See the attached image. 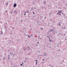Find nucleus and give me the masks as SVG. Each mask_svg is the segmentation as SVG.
Masks as SVG:
<instances>
[{"instance_id":"nucleus-39","label":"nucleus","mask_w":67,"mask_h":67,"mask_svg":"<svg viewBox=\"0 0 67 67\" xmlns=\"http://www.w3.org/2000/svg\"><path fill=\"white\" fill-rule=\"evenodd\" d=\"M33 13L34 14H35V13H34V12H33Z\"/></svg>"},{"instance_id":"nucleus-14","label":"nucleus","mask_w":67,"mask_h":67,"mask_svg":"<svg viewBox=\"0 0 67 67\" xmlns=\"http://www.w3.org/2000/svg\"><path fill=\"white\" fill-rule=\"evenodd\" d=\"M59 25L60 26V22H59Z\"/></svg>"},{"instance_id":"nucleus-7","label":"nucleus","mask_w":67,"mask_h":67,"mask_svg":"<svg viewBox=\"0 0 67 67\" xmlns=\"http://www.w3.org/2000/svg\"><path fill=\"white\" fill-rule=\"evenodd\" d=\"M46 4V1L43 2V4Z\"/></svg>"},{"instance_id":"nucleus-42","label":"nucleus","mask_w":67,"mask_h":67,"mask_svg":"<svg viewBox=\"0 0 67 67\" xmlns=\"http://www.w3.org/2000/svg\"><path fill=\"white\" fill-rule=\"evenodd\" d=\"M36 46H38V45H37Z\"/></svg>"},{"instance_id":"nucleus-23","label":"nucleus","mask_w":67,"mask_h":67,"mask_svg":"<svg viewBox=\"0 0 67 67\" xmlns=\"http://www.w3.org/2000/svg\"><path fill=\"white\" fill-rule=\"evenodd\" d=\"M12 29H13V30L14 29V27H13L12 28Z\"/></svg>"},{"instance_id":"nucleus-18","label":"nucleus","mask_w":67,"mask_h":67,"mask_svg":"<svg viewBox=\"0 0 67 67\" xmlns=\"http://www.w3.org/2000/svg\"><path fill=\"white\" fill-rule=\"evenodd\" d=\"M39 21H37V23H39Z\"/></svg>"},{"instance_id":"nucleus-19","label":"nucleus","mask_w":67,"mask_h":67,"mask_svg":"<svg viewBox=\"0 0 67 67\" xmlns=\"http://www.w3.org/2000/svg\"><path fill=\"white\" fill-rule=\"evenodd\" d=\"M15 55V54L14 53V54H13V55H14V56Z\"/></svg>"},{"instance_id":"nucleus-13","label":"nucleus","mask_w":67,"mask_h":67,"mask_svg":"<svg viewBox=\"0 0 67 67\" xmlns=\"http://www.w3.org/2000/svg\"><path fill=\"white\" fill-rule=\"evenodd\" d=\"M31 10H33V7H32L31 8Z\"/></svg>"},{"instance_id":"nucleus-40","label":"nucleus","mask_w":67,"mask_h":67,"mask_svg":"<svg viewBox=\"0 0 67 67\" xmlns=\"http://www.w3.org/2000/svg\"><path fill=\"white\" fill-rule=\"evenodd\" d=\"M12 34V33H10V34Z\"/></svg>"},{"instance_id":"nucleus-59","label":"nucleus","mask_w":67,"mask_h":67,"mask_svg":"<svg viewBox=\"0 0 67 67\" xmlns=\"http://www.w3.org/2000/svg\"><path fill=\"white\" fill-rule=\"evenodd\" d=\"M62 14H64V13H62Z\"/></svg>"},{"instance_id":"nucleus-62","label":"nucleus","mask_w":67,"mask_h":67,"mask_svg":"<svg viewBox=\"0 0 67 67\" xmlns=\"http://www.w3.org/2000/svg\"><path fill=\"white\" fill-rule=\"evenodd\" d=\"M5 24H7V23H5Z\"/></svg>"},{"instance_id":"nucleus-33","label":"nucleus","mask_w":67,"mask_h":67,"mask_svg":"<svg viewBox=\"0 0 67 67\" xmlns=\"http://www.w3.org/2000/svg\"><path fill=\"white\" fill-rule=\"evenodd\" d=\"M40 36H39V37L38 38V39H39V38H40Z\"/></svg>"},{"instance_id":"nucleus-37","label":"nucleus","mask_w":67,"mask_h":67,"mask_svg":"<svg viewBox=\"0 0 67 67\" xmlns=\"http://www.w3.org/2000/svg\"><path fill=\"white\" fill-rule=\"evenodd\" d=\"M36 9V8H34V9Z\"/></svg>"},{"instance_id":"nucleus-45","label":"nucleus","mask_w":67,"mask_h":67,"mask_svg":"<svg viewBox=\"0 0 67 67\" xmlns=\"http://www.w3.org/2000/svg\"><path fill=\"white\" fill-rule=\"evenodd\" d=\"M27 54L28 55H29V53H27Z\"/></svg>"},{"instance_id":"nucleus-47","label":"nucleus","mask_w":67,"mask_h":67,"mask_svg":"<svg viewBox=\"0 0 67 67\" xmlns=\"http://www.w3.org/2000/svg\"><path fill=\"white\" fill-rule=\"evenodd\" d=\"M60 13H62V12L60 11Z\"/></svg>"},{"instance_id":"nucleus-11","label":"nucleus","mask_w":67,"mask_h":67,"mask_svg":"<svg viewBox=\"0 0 67 67\" xmlns=\"http://www.w3.org/2000/svg\"><path fill=\"white\" fill-rule=\"evenodd\" d=\"M13 53V52H11L10 53V55H12V53Z\"/></svg>"},{"instance_id":"nucleus-17","label":"nucleus","mask_w":67,"mask_h":67,"mask_svg":"<svg viewBox=\"0 0 67 67\" xmlns=\"http://www.w3.org/2000/svg\"><path fill=\"white\" fill-rule=\"evenodd\" d=\"M37 62L36 61V65H37Z\"/></svg>"},{"instance_id":"nucleus-63","label":"nucleus","mask_w":67,"mask_h":67,"mask_svg":"<svg viewBox=\"0 0 67 67\" xmlns=\"http://www.w3.org/2000/svg\"><path fill=\"white\" fill-rule=\"evenodd\" d=\"M48 38H49V37H48Z\"/></svg>"},{"instance_id":"nucleus-36","label":"nucleus","mask_w":67,"mask_h":67,"mask_svg":"<svg viewBox=\"0 0 67 67\" xmlns=\"http://www.w3.org/2000/svg\"><path fill=\"white\" fill-rule=\"evenodd\" d=\"M5 59V58H3V59L4 60V59Z\"/></svg>"},{"instance_id":"nucleus-20","label":"nucleus","mask_w":67,"mask_h":67,"mask_svg":"<svg viewBox=\"0 0 67 67\" xmlns=\"http://www.w3.org/2000/svg\"><path fill=\"white\" fill-rule=\"evenodd\" d=\"M7 38H5V39L6 40H7Z\"/></svg>"},{"instance_id":"nucleus-10","label":"nucleus","mask_w":67,"mask_h":67,"mask_svg":"<svg viewBox=\"0 0 67 67\" xmlns=\"http://www.w3.org/2000/svg\"><path fill=\"white\" fill-rule=\"evenodd\" d=\"M8 3H9L8 2L6 4H5V5H8Z\"/></svg>"},{"instance_id":"nucleus-38","label":"nucleus","mask_w":67,"mask_h":67,"mask_svg":"<svg viewBox=\"0 0 67 67\" xmlns=\"http://www.w3.org/2000/svg\"><path fill=\"white\" fill-rule=\"evenodd\" d=\"M26 15V14H24V15Z\"/></svg>"},{"instance_id":"nucleus-60","label":"nucleus","mask_w":67,"mask_h":67,"mask_svg":"<svg viewBox=\"0 0 67 67\" xmlns=\"http://www.w3.org/2000/svg\"><path fill=\"white\" fill-rule=\"evenodd\" d=\"M51 27H52V26H51Z\"/></svg>"},{"instance_id":"nucleus-41","label":"nucleus","mask_w":67,"mask_h":67,"mask_svg":"<svg viewBox=\"0 0 67 67\" xmlns=\"http://www.w3.org/2000/svg\"><path fill=\"white\" fill-rule=\"evenodd\" d=\"M42 9H44V8H43V7H42Z\"/></svg>"},{"instance_id":"nucleus-49","label":"nucleus","mask_w":67,"mask_h":67,"mask_svg":"<svg viewBox=\"0 0 67 67\" xmlns=\"http://www.w3.org/2000/svg\"><path fill=\"white\" fill-rule=\"evenodd\" d=\"M8 60H9V59H10L9 58H8Z\"/></svg>"},{"instance_id":"nucleus-4","label":"nucleus","mask_w":67,"mask_h":67,"mask_svg":"<svg viewBox=\"0 0 67 67\" xmlns=\"http://www.w3.org/2000/svg\"><path fill=\"white\" fill-rule=\"evenodd\" d=\"M23 49L24 51H25L26 49H25V47L23 48Z\"/></svg>"},{"instance_id":"nucleus-43","label":"nucleus","mask_w":67,"mask_h":67,"mask_svg":"<svg viewBox=\"0 0 67 67\" xmlns=\"http://www.w3.org/2000/svg\"><path fill=\"white\" fill-rule=\"evenodd\" d=\"M60 35H61V33H60Z\"/></svg>"},{"instance_id":"nucleus-35","label":"nucleus","mask_w":67,"mask_h":67,"mask_svg":"<svg viewBox=\"0 0 67 67\" xmlns=\"http://www.w3.org/2000/svg\"><path fill=\"white\" fill-rule=\"evenodd\" d=\"M38 52L39 53H40V52L39 51H38Z\"/></svg>"},{"instance_id":"nucleus-64","label":"nucleus","mask_w":67,"mask_h":67,"mask_svg":"<svg viewBox=\"0 0 67 67\" xmlns=\"http://www.w3.org/2000/svg\"><path fill=\"white\" fill-rule=\"evenodd\" d=\"M45 19L46 18V17H45Z\"/></svg>"},{"instance_id":"nucleus-3","label":"nucleus","mask_w":67,"mask_h":67,"mask_svg":"<svg viewBox=\"0 0 67 67\" xmlns=\"http://www.w3.org/2000/svg\"><path fill=\"white\" fill-rule=\"evenodd\" d=\"M16 6V3H14V8H15Z\"/></svg>"},{"instance_id":"nucleus-2","label":"nucleus","mask_w":67,"mask_h":67,"mask_svg":"<svg viewBox=\"0 0 67 67\" xmlns=\"http://www.w3.org/2000/svg\"><path fill=\"white\" fill-rule=\"evenodd\" d=\"M44 56H46V55H47V53H44L43 54Z\"/></svg>"},{"instance_id":"nucleus-58","label":"nucleus","mask_w":67,"mask_h":67,"mask_svg":"<svg viewBox=\"0 0 67 67\" xmlns=\"http://www.w3.org/2000/svg\"><path fill=\"white\" fill-rule=\"evenodd\" d=\"M64 15H65V14H64Z\"/></svg>"},{"instance_id":"nucleus-32","label":"nucleus","mask_w":67,"mask_h":67,"mask_svg":"<svg viewBox=\"0 0 67 67\" xmlns=\"http://www.w3.org/2000/svg\"><path fill=\"white\" fill-rule=\"evenodd\" d=\"M22 64H23V62H22Z\"/></svg>"},{"instance_id":"nucleus-53","label":"nucleus","mask_w":67,"mask_h":67,"mask_svg":"<svg viewBox=\"0 0 67 67\" xmlns=\"http://www.w3.org/2000/svg\"><path fill=\"white\" fill-rule=\"evenodd\" d=\"M7 10H6L5 11V12H7Z\"/></svg>"},{"instance_id":"nucleus-25","label":"nucleus","mask_w":67,"mask_h":67,"mask_svg":"<svg viewBox=\"0 0 67 67\" xmlns=\"http://www.w3.org/2000/svg\"><path fill=\"white\" fill-rule=\"evenodd\" d=\"M24 62L25 63V60H24Z\"/></svg>"},{"instance_id":"nucleus-1","label":"nucleus","mask_w":67,"mask_h":67,"mask_svg":"<svg viewBox=\"0 0 67 67\" xmlns=\"http://www.w3.org/2000/svg\"><path fill=\"white\" fill-rule=\"evenodd\" d=\"M14 12L15 14H18V12L17 10H15V11H14Z\"/></svg>"},{"instance_id":"nucleus-44","label":"nucleus","mask_w":67,"mask_h":67,"mask_svg":"<svg viewBox=\"0 0 67 67\" xmlns=\"http://www.w3.org/2000/svg\"><path fill=\"white\" fill-rule=\"evenodd\" d=\"M49 66H51V65H49Z\"/></svg>"},{"instance_id":"nucleus-8","label":"nucleus","mask_w":67,"mask_h":67,"mask_svg":"<svg viewBox=\"0 0 67 67\" xmlns=\"http://www.w3.org/2000/svg\"><path fill=\"white\" fill-rule=\"evenodd\" d=\"M1 35L3 34V32H2V31L1 32Z\"/></svg>"},{"instance_id":"nucleus-9","label":"nucleus","mask_w":67,"mask_h":67,"mask_svg":"<svg viewBox=\"0 0 67 67\" xmlns=\"http://www.w3.org/2000/svg\"><path fill=\"white\" fill-rule=\"evenodd\" d=\"M27 36H28V37H30V38H31V36H30L29 35H28Z\"/></svg>"},{"instance_id":"nucleus-27","label":"nucleus","mask_w":67,"mask_h":67,"mask_svg":"<svg viewBox=\"0 0 67 67\" xmlns=\"http://www.w3.org/2000/svg\"><path fill=\"white\" fill-rule=\"evenodd\" d=\"M29 12V11H28V12H27V13H28V12Z\"/></svg>"},{"instance_id":"nucleus-6","label":"nucleus","mask_w":67,"mask_h":67,"mask_svg":"<svg viewBox=\"0 0 67 67\" xmlns=\"http://www.w3.org/2000/svg\"><path fill=\"white\" fill-rule=\"evenodd\" d=\"M53 29H51L49 31V32H53Z\"/></svg>"},{"instance_id":"nucleus-30","label":"nucleus","mask_w":67,"mask_h":67,"mask_svg":"<svg viewBox=\"0 0 67 67\" xmlns=\"http://www.w3.org/2000/svg\"><path fill=\"white\" fill-rule=\"evenodd\" d=\"M38 24V25H40V24Z\"/></svg>"},{"instance_id":"nucleus-46","label":"nucleus","mask_w":67,"mask_h":67,"mask_svg":"<svg viewBox=\"0 0 67 67\" xmlns=\"http://www.w3.org/2000/svg\"><path fill=\"white\" fill-rule=\"evenodd\" d=\"M43 61H44V59H43Z\"/></svg>"},{"instance_id":"nucleus-28","label":"nucleus","mask_w":67,"mask_h":67,"mask_svg":"<svg viewBox=\"0 0 67 67\" xmlns=\"http://www.w3.org/2000/svg\"><path fill=\"white\" fill-rule=\"evenodd\" d=\"M41 30H43V29L42 28H41Z\"/></svg>"},{"instance_id":"nucleus-50","label":"nucleus","mask_w":67,"mask_h":67,"mask_svg":"<svg viewBox=\"0 0 67 67\" xmlns=\"http://www.w3.org/2000/svg\"><path fill=\"white\" fill-rule=\"evenodd\" d=\"M35 61H37V60H35Z\"/></svg>"},{"instance_id":"nucleus-24","label":"nucleus","mask_w":67,"mask_h":67,"mask_svg":"<svg viewBox=\"0 0 67 67\" xmlns=\"http://www.w3.org/2000/svg\"><path fill=\"white\" fill-rule=\"evenodd\" d=\"M1 23H2V22L1 21Z\"/></svg>"},{"instance_id":"nucleus-31","label":"nucleus","mask_w":67,"mask_h":67,"mask_svg":"<svg viewBox=\"0 0 67 67\" xmlns=\"http://www.w3.org/2000/svg\"><path fill=\"white\" fill-rule=\"evenodd\" d=\"M62 29H63V27H62Z\"/></svg>"},{"instance_id":"nucleus-21","label":"nucleus","mask_w":67,"mask_h":67,"mask_svg":"<svg viewBox=\"0 0 67 67\" xmlns=\"http://www.w3.org/2000/svg\"><path fill=\"white\" fill-rule=\"evenodd\" d=\"M13 12V11H12V12H11V14H12V12Z\"/></svg>"},{"instance_id":"nucleus-56","label":"nucleus","mask_w":67,"mask_h":67,"mask_svg":"<svg viewBox=\"0 0 67 67\" xmlns=\"http://www.w3.org/2000/svg\"><path fill=\"white\" fill-rule=\"evenodd\" d=\"M41 38H40V39L41 40Z\"/></svg>"},{"instance_id":"nucleus-54","label":"nucleus","mask_w":67,"mask_h":67,"mask_svg":"<svg viewBox=\"0 0 67 67\" xmlns=\"http://www.w3.org/2000/svg\"><path fill=\"white\" fill-rule=\"evenodd\" d=\"M21 22H22V20H21Z\"/></svg>"},{"instance_id":"nucleus-48","label":"nucleus","mask_w":67,"mask_h":67,"mask_svg":"<svg viewBox=\"0 0 67 67\" xmlns=\"http://www.w3.org/2000/svg\"><path fill=\"white\" fill-rule=\"evenodd\" d=\"M58 45H57V46H58Z\"/></svg>"},{"instance_id":"nucleus-5","label":"nucleus","mask_w":67,"mask_h":67,"mask_svg":"<svg viewBox=\"0 0 67 67\" xmlns=\"http://www.w3.org/2000/svg\"><path fill=\"white\" fill-rule=\"evenodd\" d=\"M28 48H29V49H28V51H30V47L29 46H28L27 47Z\"/></svg>"},{"instance_id":"nucleus-57","label":"nucleus","mask_w":67,"mask_h":67,"mask_svg":"<svg viewBox=\"0 0 67 67\" xmlns=\"http://www.w3.org/2000/svg\"><path fill=\"white\" fill-rule=\"evenodd\" d=\"M28 16L29 17V18H30V17L29 16Z\"/></svg>"},{"instance_id":"nucleus-22","label":"nucleus","mask_w":67,"mask_h":67,"mask_svg":"<svg viewBox=\"0 0 67 67\" xmlns=\"http://www.w3.org/2000/svg\"><path fill=\"white\" fill-rule=\"evenodd\" d=\"M22 65H23V64H20V66H22Z\"/></svg>"},{"instance_id":"nucleus-26","label":"nucleus","mask_w":67,"mask_h":67,"mask_svg":"<svg viewBox=\"0 0 67 67\" xmlns=\"http://www.w3.org/2000/svg\"><path fill=\"white\" fill-rule=\"evenodd\" d=\"M30 30H32V29H30Z\"/></svg>"},{"instance_id":"nucleus-12","label":"nucleus","mask_w":67,"mask_h":67,"mask_svg":"<svg viewBox=\"0 0 67 67\" xmlns=\"http://www.w3.org/2000/svg\"><path fill=\"white\" fill-rule=\"evenodd\" d=\"M59 51H60V49H59L57 50V52H59Z\"/></svg>"},{"instance_id":"nucleus-52","label":"nucleus","mask_w":67,"mask_h":67,"mask_svg":"<svg viewBox=\"0 0 67 67\" xmlns=\"http://www.w3.org/2000/svg\"><path fill=\"white\" fill-rule=\"evenodd\" d=\"M64 29H65V27H64Z\"/></svg>"},{"instance_id":"nucleus-51","label":"nucleus","mask_w":67,"mask_h":67,"mask_svg":"<svg viewBox=\"0 0 67 67\" xmlns=\"http://www.w3.org/2000/svg\"><path fill=\"white\" fill-rule=\"evenodd\" d=\"M40 56H42V55H40Z\"/></svg>"},{"instance_id":"nucleus-16","label":"nucleus","mask_w":67,"mask_h":67,"mask_svg":"<svg viewBox=\"0 0 67 67\" xmlns=\"http://www.w3.org/2000/svg\"><path fill=\"white\" fill-rule=\"evenodd\" d=\"M49 42H52V40H50Z\"/></svg>"},{"instance_id":"nucleus-15","label":"nucleus","mask_w":67,"mask_h":67,"mask_svg":"<svg viewBox=\"0 0 67 67\" xmlns=\"http://www.w3.org/2000/svg\"><path fill=\"white\" fill-rule=\"evenodd\" d=\"M10 57V55H8V58H9Z\"/></svg>"},{"instance_id":"nucleus-55","label":"nucleus","mask_w":67,"mask_h":67,"mask_svg":"<svg viewBox=\"0 0 67 67\" xmlns=\"http://www.w3.org/2000/svg\"><path fill=\"white\" fill-rule=\"evenodd\" d=\"M51 67H53V66H51Z\"/></svg>"},{"instance_id":"nucleus-34","label":"nucleus","mask_w":67,"mask_h":67,"mask_svg":"<svg viewBox=\"0 0 67 67\" xmlns=\"http://www.w3.org/2000/svg\"><path fill=\"white\" fill-rule=\"evenodd\" d=\"M37 43H38V44H39V42H37Z\"/></svg>"},{"instance_id":"nucleus-61","label":"nucleus","mask_w":67,"mask_h":67,"mask_svg":"<svg viewBox=\"0 0 67 67\" xmlns=\"http://www.w3.org/2000/svg\"><path fill=\"white\" fill-rule=\"evenodd\" d=\"M57 14H58V13H57Z\"/></svg>"},{"instance_id":"nucleus-29","label":"nucleus","mask_w":67,"mask_h":67,"mask_svg":"<svg viewBox=\"0 0 67 67\" xmlns=\"http://www.w3.org/2000/svg\"><path fill=\"white\" fill-rule=\"evenodd\" d=\"M58 13H60V12H58Z\"/></svg>"}]
</instances>
